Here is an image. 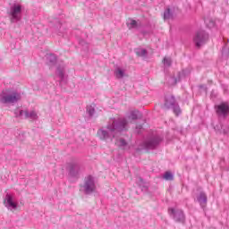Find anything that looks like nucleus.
I'll use <instances>...</instances> for the list:
<instances>
[{"label": "nucleus", "instance_id": "nucleus-32", "mask_svg": "<svg viewBox=\"0 0 229 229\" xmlns=\"http://www.w3.org/2000/svg\"><path fill=\"white\" fill-rule=\"evenodd\" d=\"M137 128H138L139 130H142V125H138Z\"/></svg>", "mask_w": 229, "mask_h": 229}, {"label": "nucleus", "instance_id": "nucleus-30", "mask_svg": "<svg viewBox=\"0 0 229 229\" xmlns=\"http://www.w3.org/2000/svg\"><path fill=\"white\" fill-rule=\"evenodd\" d=\"M222 133H223L224 135H228V133H229V127H228L227 129H223V130H222Z\"/></svg>", "mask_w": 229, "mask_h": 229}, {"label": "nucleus", "instance_id": "nucleus-8", "mask_svg": "<svg viewBox=\"0 0 229 229\" xmlns=\"http://www.w3.org/2000/svg\"><path fill=\"white\" fill-rule=\"evenodd\" d=\"M162 140H164V137L160 135H153L143 142V147L146 149H157L160 146Z\"/></svg>", "mask_w": 229, "mask_h": 229}, {"label": "nucleus", "instance_id": "nucleus-11", "mask_svg": "<svg viewBox=\"0 0 229 229\" xmlns=\"http://www.w3.org/2000/svg\"><path fill=\"white\" fill-rule=\"evenodd\" d=\"M4 205L8 210H17V203L13 201V197L10 193L5 195Z\"/></svg>", "mask_w": 229, "mask_h": 229}, {"label": "nucleus", "instance_id": "nucleus-3", "mask_svg": "<svg viewBox=\"0 0 229 229\" xmlns=\"http://www.w3.org/2000/svg\"><path fill=\"white\" fill-rule=\"evenodd\" d=\"M21 99V93L10 89H4L0 94V103L2 105H10L17 103Z\"/></svg>", "mask_w": 229, "mask_h": 229}, {"label": "nucleus", "instance_id": "nucleus-18", "mask_svg": "<svg viewBox=\"0 0 229 229\" xmlns=\"http://www.w3.org/2000/svg\"><path fill=\"white\" fill-rule=\"evenodd\" d=\"M174 15V13L173 12V10H171V8H166L164 12V20L169 21L173 19Z\"/></svg>", "mask_w": 229, "mask_h": 229}, {"label": "nucleus", "instance_id": "nucleus-4", "mask_svg": "<svg viewBox=\"0 0 229 229\" xmlns=\"http://www.w3.org/2000/svg\"><path fill=\"white\" fill-rule=\"evenodd\" d=\"M83 192L86 195L96 192V178L92 175H88L84 178V183L81 186Z\"/></svg>", "mask_w": 229, "mask_h": 229}, {"label": "nucleus", "instance_id": "nucleus-23", "mask_svg": "<svg viewBox=\"0 0 229 229\" xmlns=\"http://www.w3.org/2000/svg\"><path fill=\"white\" fill-rule=\"evenodd\" d=\"M129 30H135L139 28V23H137V21L131 20V22L128 24Z\"/></svg>", "mask_w": 229, "mask_h": 229}, {"label": "nucleus", "instance_id": "nucleus-16", "mask_svg": "<svg viewBox=\"0 0 229 229\" xmlns=\"http://www.w3.org/2000/svg\"><path fill=\"white\" fill-rule=\"evenodd\" d=\"M197 201L199 203L200 207L207 205L208 197L205 191H200L199 194L197 196Z\"/></svg>", "mask_w": 229, "mask_h": 229}, {"label": "nucleus", "instance_id": "nucleus-15", "mask_svg": "<svg viewBox=\"0 0 229 229\" xmlns=\"http://www.w3.org/2000/svg\"><path fill=\"white\" fill-rule=\"evenodd\" d=\"M57 60L58 59L55 54L47 55V64L49 65V67H55V65H56Z\"/></svg>", "mask_w": 229, "mask_h": 229}, {"label": "nucleus", "instance_id": "nucleus-2", "mask_svg": "<svg viewBox=\"0 0 229 229\" xmlns=\"http://www.w3.org/2000/svg\"><path fill=\"white\" fill-rule=\"evenodd\" d=\"M163 106L165 110H172L176 117L182 115V108L180 107V104L178 103V100H176V97H174V95H165L164 98Z\"/></svg>", "mask_w": 229, "mask_h": 229}, {"label": "nucleus", "instance_id": "nucleus-17", "mask_svg": "<svg viewBox=\"0 0 229 229\" xmlns=\"http://www.w3.org/2000/svg\"><path fill=\"white\" fill-rule=\"evenodd\" d=\"M134 53L140 58H146V56H148V50L145 48H135Z\"/></svg>", "mask_w": 229, "mask_h": 229}, {"label": "nucleus", "instance_id": "nucleus-7", "mask_svg": "<svg viewBox=\"0 0 229 229\" xmlns=\"http://www.w3.org/2000/svg\"><path fill=\"white\" fill-rule=\"evenodd\" d=\"M11 17V22H19L22 19V5L14 4L11 6L10 12L8 13Z\"/></svg>", "mask_w": 229, "mask_h": 229}, {"label": "nucleus", "instance_id": "nucleus-33", "mask_svg": "<svg viewBox=\"0 0 229 229\" xmlns=\"http://www.w3.org/2000/svg\"><path fill=\"white\" fill-rule=\"evenodd\" d=\"M211 26H214V21H211Z\"/></svg>", "mask_w": 229, "mask_h": 229}, {"label": "nucleus", "instance_id": "nucleus-10", "mask_svg": "<svg viewBox=\"0 0 229 229\" xmlns=\"http://www.w3.org/2000/svg\"><path fill=\"white\" fill-rule=\"evenodd\" d=\"M168 212L173 217L174 221H175V223H181L182 225H185V213H183V210L170 208L168 209Z\"/></svg>", "mask_w": 229, "mask_h": 229}, {"label": "nucleus", "instance_id": "nucleus-20", "mask_svg": "<svg viewBox=\"0 0 229 229\" xmlns=\"http://www.w3.org/2000/svg\"><path fill=\"white\" fill-rule=\"evenodd\" d=\"M86 112L89 117H94V114H96V108L92 106H87Z\"/></svg>", "mask_w": 229, "mask_h": 229}, {"label": "nucleus", "instance_id": "nucleus-13", "mask_svg": "<svg viewBox=\"0 0 229 229\" xmlns=\"http://www.w3.org/2000/svg\"><path fill=\"white\" fill-rule=\"evenodd\" d=\"M18 117H24L25 119H32V121H35V119H37V113L35 111L30 112V111L21 110Z\"/></svg>", "mask_w": 229, "mask_h": 229}, {"label": "nucleus", "instance_id": "nucleus-12", "mask_svg": "<svg viewBox=\"0 0 229 229\" xmlns=\"http://www.w3.org/2000/svg\"><path fill=\"white\" fill-rule=\"evenodd\" d=\"M55 74L60 79V83H67V80L65 79V67L62 65L57 66Z\"/></svg>", "mask_w": 229, "mask_h": 229}, {"label": "nucleus", "instance_id": "nucleus-22", "mask_svg": "<svg viewBox=\"0 0 229 229\" xmlns=\"http://www.w3.org/2000/svg\"><path fill=\"white\" fill-rule=\"evenodd\" d=\"M116 144L118 148H125V146H128V142L123 138L119 139Z\"/></svg>", "mask_w": 229, "mask_h": 229}, {"label": "nucleus", "instance_id": "nucleus-26", "mask_svg": "<svg viewBox=\"0 0 229 229\" xmlns=\"http://www.w3.org/2000/svg\"><path fill=\"white\" fill-rule=\"evenodd\" d=\"M163 64L165 67H171L173 64V61H171V58L165 57L163 60Z\"/></svg>", "mask_w": 229, "mask_h": 229}, {"label": "nucleus", "instance_id": "nucleus-21", "mask_svg": "<svg viewBox=\"0 0 229 229\" xmlns=\"http://www.w3.org/2000/svg\"><path fill=\"white\" fill-rule=\"evenodd\" d=\"M114 75L118 79L124 78V70L121 68H116L114 71Z\"/></svg>", "mask_w": 229, "mask_h": 229}, {"label": "nucleus", "instance_id": "nucleus-6", "mask_svg": "<svg viewBox=\"0 0 229 229\" xmlns=\"http://www.w3.org/2000/svg\"><path fill=\"white\" fill-rule=\"evenodd\" d=\"M66 169L71 178H80V174H81V165H80V162L76 160L71 161L67 164Z\"/></svg>", "mask_w": 229, "mask_h": 229}, {"label": "nucleus", "instance_id": "nucleus-19", "mask_svg": "<svg viewBox=\"0 0 229 229\" xmlns=\"http://www.w3.org/2000/svg\"><path fill=\"white\" fill-rule=\"evenodd\" d=\"M139 187L141 189L142 192H148V185L144 182V179L142 177L139 178Z\"/></svg>", "mask_w": 229, "mask_h": 229}, {"label": "nucleus", "instance_id": "nucleus-27", "mask_svg": "<svg viewBox=\"0 0 229 229\" xmlns=\"http://www.w3.org/2000/svg\"><path fill=\"white\" fill-rule=\"evenodd\" d=\"M131 119L132 121H137L139 119V111H131Z\"/></svg>", "mask_w": 229, "mask_h": 229}, {"label": "nucleus", "instance_id": "nucleus-1", "mask_svg": "<svg viewBox=\"0 0 229 229\" xmlns=\"http://www.w3.org/2000/svg\"><path fill=\"white\" fill-rule=\"evenodd\" d=\"M130 130V123L124 117L110 118L106 125V130L99 129L97 132L100 140H114L126 133Z\"/></svg>", "mask_w": 229, "mask_h": 229}, {"label": "nucleus", "instance_id": "nucleus-29", "mask_svg": "<svg viewBox=\"0 0 229 229\" xmlns=\"http://www.w3.org/2000/svg\"><path fill=\"white\" fill-rule=\"evenodd\" d=\"M80 46H82L84 47V49H87V51L89 50V44L87 42H85V40L81 39L79 41Z\"/></svg>", "mask_w": 229, "mask_h": 229}, {"label": "nucleus", "instance_id": "nucleus-5", "mask_svg": "<svg viewBox=\"0 0 229 229\" xmlns=\"http://www.w3.org/2000/svg\"><path fill=\"white\" fill-rule=\"evenodd\" d=\"M215 112L218 119H228L229 115V102H221L214 106Z\"/></svg>", "mask_w": 229, "mask_h": 229}, {"label": "nucleus", "instance_id": "nucleus-14", "mask_svg": "<svg viewBox=\"0 0 229 229\" xmlns=\"http://www.w3.org/2000/svg\"><path fill=\"white\" fill-rule=\"evenodd\" d=\"M187 76V71L182 70V72H179L178 74V79L174 76H170L169 80L171 81V85H176V83H178V81H180V80H182V78Z\"/></svg>", "mask_w": 229, "mask_h": 229}, {"label": "nucleus", "instance_id": "nucleus-9", "mask_svg": "<svg viewBox=\"0 0 229 229\" xmlns=\"http://www.w3.org/2000/svg\"><path fill=\"white\" fill-rule=\"evenodd\" d=\"M208 40V33H207V31L202 30H198L195 33V36L193 38V42L196 47H201V46H205Z\"/></svg>", "mask_w": 229, "mask_h": 229}, {"label": "nucleus", "instance_id": "nucleus-28", "mask_svg": "<svg viewBox=\"0 0 229 229\" xmlns=\"http://www.w3.org/2000/svg\"><path fill=\"white\" fill-rule=\"evenodd\" d=\"M222 55L224 56H225V58H228V56H229V48H226V46L223 47Z\"/></svg>", "mask_w": 229, "mask_h": 229}, {"label": "nucleus", "instance_id": "nucleus-24", "mask_svg": "<svg viewBox=\"0 0 229 229\" xmlns=\"http://www.w3.org/2000/svg\"><path fill=\"white\" fill-rule=\"evenodd\" d=\"M164 178H165V180H168L171 182V181L174 180V175H173V173H171V172H166L164 174Z\"/></svg>", "mask_w": 229, "mask_h": 229}, {"label": "nucleus", "instance_id": "nucleus-25", "mask_svg": "<svg viewBox=\"0 0 229 229\" xmlns=\"http://www.w3.org/2000/svg\"><path fill=\"white\" fill-rule=\"evenodd\" d=\"M56 25L55 26V31H58V33H64L62 31V22H60L59 20H55Z\"/></svg>", "mask_w": 229, "mask_h": 229}, {"label": "nucleus", "instance_id": "nucleus-31", "mask_svg": "<svg viewBox=\"0 0 229 229\" xmlns=\"http://www.w3.org/2000/svg\"><path fill=\"white\" fill-rule=\"evenodd\" d=\"M199 89H202V90H203L204 92H207V86H206V85H199Z\"/></svg>", "mask_w": 229, "mask_h": 229}]
</instances>
